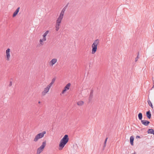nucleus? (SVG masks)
Segmentation results:
<instances>
[{
    "label": "nucleus",
    "mask_w": 154,
    "mask_h": 154,
    "mask_svg": "<svg viewBox=\"0 0 154 154\" xmlns=\"http://www.w3.org/2000/svg\"><path fill=\"white\" fill-rule=\"evenodd\" d=\"M64 13V12L61 11V13H60V14L59 17H60L63 18Z\"/></svg>",
    "instance_id": "22"
},
{
    "label": "nucleus",
    "mask_w": 154,
    "mask_h": 154,
    "mask_svg": "<svg viewBox=\"0 0 154 154\" xmlns=\"http://www.w3.org/2000/svg\"><path fill=\"white\" fill-rule=\"evenodd\" d=\"M71 84L70 83L67 84L64 87V89L62 91V94H64L67 90H69V89Z\"/></svg>",
    "instance_id": "5"
},
{
    "label": "nucleus",
    "mask_w": 154,
    "mask_h": 154,
    "mask_svg": "<svg viewBox=\"0 0 154 154\" xmlns=\"http://www.w3.org/2000/svg\"><path fill=\"white\" fill-rule=\"evenodd\" d=\"M46 132L45 131H43L42 132L38 134L37 135L38 137H39V138H41L44 137V134H46Z\"/></svg>",
    "instance_id": "9"
},
{
    "label": "nucleus",
    "mask_w": 154,
    "mask_h": 154,
    "mask_svg": "<svg viewBox=\"0 0 154 154\" xmlns=\"http://www.w3.org/2000/svg\"><path fill=\"white\" fill-rule=\"evenodd\" d=\"M57 59L54 58L50 61L49 64L51 66H52L57 62Z\"/></svg>",
    "instance_id": "7"
},
{
    "label": "nucleus",
    "mask_w": 154,
    "mask_h": 154,
    "mask_svg": "<svg viewBox=\"0 0 154 154\" xmlns=\"http://www.w3.org/2000/svg\"><path fill=\"white\" fill-rule=\"evenodd\" d=\"M93 90H91V92L90 94H93Z\"/></svg>",
    "instance_id": "31"
},
{
    "label": "nucleus",
    "mask_w": 154,
    "mask_h": 154,
    "mask_svg": "<svg viewBox=\"0 0 154 154\" xmlns=\"http://www.w3.org/2000/svg\"><path fill=\"white\" fill-rule=\"evenodd\" d=\"M134 137L133 136H131L130 137V142L131 145L132 146L134 145Z\"/></svg>",
    "instance_id": "14"
},
{
    "label": "nucleus",
    "mask_w": 154,
    "mask_h": 154,
    "mask_svg": "<svg viewBox=\"0 0 154 154\" xmlns=\"http://www.w3.org/2000/svg\"><path fill=\"white\" fill-rule=\"evenodd\" d=\"M69 139L68 135H65L60 140L59 144L60 150H62L69 141Z\"/></svg>",
    "instance_id": "1"
},
{
    "label": "nucleus",
    "mask_w": 154,
    "mask_h": 154,
    "mask_svg": "<svg viewBox=\"0 0 154 154\" xmlns=\"http://www.w3.org/2000/svg\"><path fill=\"white\" fill-rule=\"evenodd\" d=\"M139 54V52H138V53L137 56V57L135 58V60L136 62L138 60V59L139 58V57H138Z\"/></svg>",
    "instance_id": "26"
},
{
    "label": "nucleus",
    "mask_w": 154,
    "mask_h": 154,
    "mask_svg": "<svg viewBox=\"0 0 154 154\" xmlns=\"http://www.w3.org/2000/svg\"><path fill=\"white\" fill-rule=\"evenodd\" d=\"M107 139H108V138L107 137V138H106V139H105V141H104V147H105L106 146V141H107Z\"/></svg>",
    "instance_id": "25"
},
{
    "label": "nucleus",
    "mask_w": 154,
    "mask_h": 154,
    "mask_svg": "<svg viewBox=\"0 0 154 154\" xmlns=\"http://www.w3.org/2000/svg\"><path fill=\"white\" fill-rule=\"evenodd\" d=\"M99 43V40L97 39L95 40L92 45V53L94 54L95 53L97 50V45Z\"/></svg>",
    "instance_id": "2"
},
{
    "label": "nucleus",
    "mask_w": 154,
    "mask_h": 154,
    "mask_svg": "<svg viewBox=\"0 0 154 154\" xmlns=\"http://www.w3.org/2000/svg\"><path fill=\"white\" fill-rule=\"evenodd\" d=\"M46 145V141H45L42 143V145L37 149V154H40L43 150Z\"/></svg>",
    "instance_id": "3"
},
{
    "label": "nucleus",
    "mask_w": 154,
    "mask_h": 154,
    "mask_svg": "<svg viewBox=\"0 0 154 154\" xmlns=\"http://www.w3.org/2000/svg\"><path fill=\"white\" fill-rule=\"evenodd\" d=\"M132 154H136V153L134 152V153Z\"/></svg>",
    "instance_id": "33"
},
{
    "label": "nucleus",
    "mask_w": 154,
    "mask_h": 154,
    "mask_svg": "<svg viewBox=\"0 0 154 154\" xmlns=\"http://www.w3.org/2000/svg\"><path fill=\"white\" fill-rule=\"evenodd\" d=\"M12 85V82H10L9 84V86H11Z\"/></svg>",
    "instance_id": "30"
},
{
    "label": "nucleus",
    "mask_w": 154,
    "mask_h": 154,
    "mask_svg": "<svg viewBox=\"0 0 154 154\" xmlns=\"http://www.w3.org/2000/svg\"><path fill=\"white\" fill-rule=\"evenodd\" d=\"M10 48H8L7 49V50L6 51V54L7 57V60H9V59L10 57Z\"/></svg>",
    "instance_id": "6"
},
{
    "label": "nucleus",
    "mask_w": 154,
    "mask_h": 154,
    "mask_svg": "<svg viewBox=\"0 0 154 154\" xmlns=\"http://www.w3.org/2000/svg\"><path fill=\"white\" fill-rule=\"evenodd\" d=\"M44 41H43V38L42 39H40L39 40V42L42 45H43V42Z\"/></svg>",
    "instance_id": "24"
},
{
    "label": "nucleus",
    "mask_w": 154,
    "mask_h": 154,
    "mask_svg": "<svg viewBox=\"0 0 154 154\" xmlns=\"http://www.w3.org/2000/svg\"><path fill=\"white\" fill-rule=\"evenodd\" d=\"M136 139L140 138V137L139 136H137L136 137Z\"/></svg>",
    "instance_id": "29"
},
{
    "label": "nucleus",
    "mask_w": 154,
    "mask_h": 154,
    "mask_svg": "<svg viewBox=\"0 0 154 154\" xmlns=\"http://www.w3.org/2000/svg\"><path fill=\"white\" fill-rule=\"evenodd\" d=\"M141 122L142 124L145 126H148L150 123V122L147 120H141Z\"/></svg>",
    "instance_id": "8"
},
{
    "label": "nucleus",
    "mask_w": 154,
    "mask_h": 154,
    "mask_svg": "<svg viewBox=\"0 0 154 154\" xmlns=\"http://www.w3.org/2000/svg\"><path fill=\"white\" fill-rule=\"evenodd\" d=\"M20 9V7H18L17 9L16 10V11H15V12H14V13L13 14V17H14L17 15L18 13L19 12V10Z\"/></svg>",
    "instance_id": "10"
},
{
    "label": "nucleus",
    "mask_w": 154,
    "mask_h": 154,
    "mask_svg": "<svg viewBox=\"0 0 154 154\" xmlns=\"http://www.w3.org/2000/svg\"><path fill=\"white\" fill-rule=\"evenodd\" d=\"M40 139L39 137H38L37 136V135L35 136L34 139L33 141L34 142H36L38 140Z\"/></svg>",
    "instance_id": "20"
},
{
    "label": "nucleus",
    "mask_w": 154,
    "mask_h": 154,
    "mask_svg": "<svg viewBox=\"0 0 154 154\" xmlns=\"http://www.w3.org/2000/svg\"><path fill=\"white\" fill-rule=\"evenodd\" d=\"M152 81L153 82V84H154L153 85V86L152 87V88H153L154 87V80L152 79Z\"/></svg>",
    "instance_id": "32"
},
{
    "label": "nucleus",
    "mask_w": 154,
    "mask_h": 154,
    "mask_svg": "<svg viewBox=\"0 0 154 154\" xmlns=\"http://www.w3.org/2000/svg\"><path fill=\"white\" fill-rule=\"evenodd\" d=\"M154 131V130L152 129H149L147 132L148 134H152V133Z\"/></svg>",
    "instance_id": "15"
},
{
    "label": "nucleus",
    "mask_w": 154,
    "mask_h": 154,
    "mask_svg": "<svg viewBox=\"0 0 154 154\" xmlns=\"http://www.w3.org/2000/svg\"><path fill=\"white\" fill-rule=\"evenodd\" d=\"M41 103V102H40V101H39V102H38V103Z\"/></svg>",
    "instance_id": "34"
},
{
    "label": "nucleus",
    "mask_w": 154,
    "mask_h": 154,
    "mask_svg": "<svg viewBox=\"0 0 154 154\" xmlns=\"http://www.w3.org/2000/svg\"><path fill=\"white\" fill-rule=\"evenodd\" d=\"M48 32V30L46 31L43 35V41H45L46 40V36H47Z\"/></svg>",
    "instance_id": "12"
},
{
    "label": "nucleus",
    "mask_w": 154,
    "mask_h": 154,
    "mask_svg": "<svg viewBox=\"0 0 154 154\" xmlns=\"http://www.w3.org/2000/svg\"><path fill=\"white\" fill-rule=\"evenodd\" d=\"M69 4V3H68L64 7V8H65L66 9L67 8V7L68 6V5Z\"/></svg>",
    "instance_id": "27"
},
{
    "label": "nucleus",
    "mask_w": 154,
    "mask_h": 154,
    "mask_svg": "<svg viewBox=\"0 0 154 154\" xmlns=\"http://www.w3.org/2000/svg\"><path fill=\"white\" fill-rule=\"evenodd\" d=\"M93 96V94H90V95L89 96V101H90L91 100Z\"/></svg>",
    "instance_id": "23"
},
{
    "label": "nucleus",
    "mask_w": 154,
    "mask_h": 154,
    "mask_svg": "<svg viewBox=\"0 0 154 154\" xmlns=\"http://www.w3.org/2000/svg\"><path fill=\"white\" fill-rule=\"evenodd\" d=\"M63 18L59 17L56 20V24H57L60 25L61 20Z\"/></svg>",
    "instance_id": "11"
},
{
    "label": "nucleus",
    "mask_w": 154,
    "mask_h": 154,
    "mask_svg": "<svg viewBox=\"0 0 154 154\" xmlns=\"http://www.w3.org/2000/svg\"><path fill=\"white\" fill-rule=\"evenodd\" d=\"M66 10V9L65 8H63V9L62 10V11H63V12H65V11Z\"/></svg>",
    "instance_id": "28"
},
{
    "label": "nucleus",
    "mask_w": 154,
    "mask_h": 154,
    "mask_svg": "<svg viewBox=\"0 0 154 154\" xmlns=\"http://www.w3.org/2000/svg\"><path fill=\"white\" fill-rule=\"evenodd\" d=\"M55 79L54 78H53L52 79L51 82L48 85L51 87L52 85L53 84L54 82H55Z\"/></svg>",
    "instance_id": "21"
},
{
    "label": "nucleus",
    "mask_w": 154,
    "mask_h": 154,
    "mask_svg": "<svg viewBox=\"0 0 154 154\" xmlns=\"http://www.w3.org/2000/svg\"><path fill=\"white\" fill-rule=\"evenodd\" d=\"M51 87V86L48 85L47 87L44 89V91L42 92V95L43 96H45L47 93L48 92L49 90Z\"/></svg>",
    "instance_id": "4"
},
{
    "label": "nucleus",
    "mask_w": 154,
    "mask_h": 154,
    "mask_svg": "<svg viewBox=\"0 0 154 154\" xmlns=\"http://www.w3.org/2000/svg\"><path fill=\"white\" fill-rule=\"evenodd\" d=\"M146 116L147 118L150 119L151 117V114L150 110L147 111L146 112Z\"/></svg>",
    "instance_id": "13"
},
{
    "label": "nucleus",
    "mask_w": 154,
    "mask_h": 154,
    "mask_svg": "<svg viewBox=\"0 0 154 154\" xmlns=\"http://www.w3.org/2000/svg\"><path fill=\"white\" fill-rule=\"evenodd\" d=\"M60 25L57 24H56L55 28L56 30L57 31H58L60 29Z\"/></svg>",
    "instance_id": "18"
},
{
    "label": "nucleus",
    "mask_w": 154,
    "mask_h": 154,
    "mask_svg": "<svg viewBox=\"0 0 154 154\" xmlns=\"http://www.w3.org/2000/svg\"><path fill=\"white\" fill-rule=\"evenodd\" d=\"M138 119L140 120H142V119L143 116L142 114L141 113H140L138 114Z\"/></svg>",
    "instance_id": "16"
},
{
    "label": "nucleus",
    "mask_w": 154,
    "mask_h": 154,
    "mask_svg": "<svg viewBox=\"0 0 154 154\" xmlns=\"http://www.w3.org/2000/svg\"><path fill=\"white\" fill-rule=\"evenodd\" d=\"M77 104L79 106H82L84 104V102L82 101H79L77 102Z\"/></svg>",
    "instance_id": "19"
},
{
    "label": "nucleus",
    "mask_w": 154,
    "mask_h": 154,
    "mask_svg": "<svg viewBox=\"0 0 154 154\" xmlns=\"http://www.w3.org/2000/svg\"><path fill=\"white\" fill-rule=\"evenodd\" d=\"M147 102H148V103L149 105L152 108H153V106H152V104L151 102V101L149 100H149L147 101Z\"/></svg>",
    "instance_id": "17"
}]
</instances>
